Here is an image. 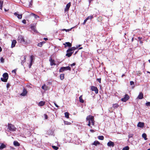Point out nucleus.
Listing matches in <instances>:
<instances>
[{"instance_id": "obj_1", "label": "nucleus", "mask_w": 150, "mask_h": 150, "mask_svg": "<svg viewBox=\"0 0 150 150\" xmlns=\"http://www.w3.org/2000/svg\"><path fill=\"white\" fill-rule=\"evenodd\" d=\"M86 121L88 122V126H90L91 124L92 125H94V121L93 116L91 115L88 116L86 118Z\"/></svg>"}, {"instance_id": "obj_2", "label": "nucleus", "mask_w": 150, "mask_h": 150, "mask_svg": "<svg viewBox=\"0 0 150 150\" xmlns=\"http://www.w3.org/2000/svg\"><path fill=\"white\" fill-rule=\"evenodd\" d=\"M8 128L10 131L12 132L15 131L16 129L14 125L10 123L8 124Z\"/></svg>"}, {"instance_id": "obj_3", "label": "nucleus", "mask_w": 150, "mask_h": 150, "mask_svg": "<svg viewBox=\"0 0 150 150\" xmlns=\"http://www.w3.org/2000/svg\"><path fill=\"white\" fill-rule=\"evenodd\" d=\"M75 49V48L74 47L68 50L67 51V53L66 55L68 57L71 56L72 53L74 52V50Z\"/></svg>"}, {"instance_id": "obj_4", "label": "nucleus", "mask_w": 150, "mask_h": 150, "mask_svg": "<svg viewBox=\"0 0 150 150\" xmlns=\"http://www.w3.org/2000/svg\"><path fill=\"white\" fill-rule=\"evenodd\" d=\"M3 78H1V80L2 81L6 82L7 81L8 78V75L7 73H4L3 75Z\"/></svg>"}, {"instance_id": "obj_5", "label": "nucleus", "mask_w": 150, "mask_h": 150, "mask_svg": "<svg viewBox=\"0 0 150 150\" xmlns=\"http://www.w3.org/2000/svg\"><path fill=\"white\" fill-rule=\"evenodd\" d=\"M18 41L21 43H23L25 42L24 37L22 35H20L18 37Z\"/></svg>"}, {"instance_id": "obj_6", "label": "nucleus", "mask_w": 150, "mask_h": 150, "mask_svg": "<svg viewBox=\"0 0 150 150\" xmlns=\"http://www.w3.org/2000/svg\"><path fill=\"white\" fill-rule=\"evenodd\" d=\"M75 65V63H73V64H71L70 67L68 66L67 67H65V69L66 70H70L71 69L73 70H74V68H73V67H74Z\"/></svg>"}, {"instance_id": "obj_7", "label": "nucleus", "mask_w": 150, "mask_h": 150, "mask_svg": "<svg viewBox=\"0 0 150 150\" xmlns=\"http://www.w3.org/2000/svg\"><path fill=\"white\" fill-rule=\"evenodd\" d=\"M91 89L92 91H94L95 93L97 94L98 93V90L97 87L94 86H91Z\"/></svg>"}, {"instance_id": "obj_8", "label": "nucleus", "mask_w": 150, "mask_h": 150, "mask_svg": "<svg viewBox=\"0 0 150 150\" xmlns=\"http://www.w3.org/2000/svg\"><path fill=\"white\" fill-rule=\"evenodd\" d=\"M129 98V96L127 94L125 95L124 97L121 99V100L124 102H126Z\"/></svg>"}, {"instance_id": "obj_9", "label": "nucleus", "mask_w": 150, "mask_h": 150, "mask_svg": "<svg viewBox=\"0 0 150 150\" xmlns=\"http://www.w3.org/2000/svg\"><path fill=\"white\" fill-rule=\"evenodd\" d=\"M107 145L109 146H112L113 147L115 145V144L114 142L111 141H110L108 143Z\"/></svg>"}, {"instance_id": "obj_10", "label": "nucleus", "mask_w": 150, "mask_h": 150, "mask_svg": "<svg viewBox=\"0 0 150 150\" xmlns=\"http://www.w3.org/2000/svg\"><path fill=\"white\" fill-rule=\"evenodd\" d=\"M70 5L71 3L70 2L67 4L65 9L64 11L65 12L68 11L69 8L70 7Z\"/></svg>"}, {"instance_id": "obj_11", "label": "nucleus", "mask_w": 150, "mask_h": 150, "mask_svg": "<svg viewBox=\"0 0 150 150\" xmlns=\"http://www.w3.org/2000/svg\"><path fill=\"white\" fill-rule=\"evenodd\" d=\"M64 45L65 47H71V44L69 42H66L63 44Z\"/></svg>"}, {"instance_id": "obj_12", "label": "nucleus", "mask_w": 150, "mask_h": 150, "mask_svg": "<svg viewBox=\"0 0 150 150\" xmlns=\"http://www.w3.org/2000/svg\"><path fill=\"white\" fill-rule=\"evenodd\" d=\"M144 126V123L141 122H138L137 124V126L141 128L143 127Z\"/></svg>"}, {"instance_id": "obj_13", "label": "nucleus", "mask_w": 150, "mask_h": 150, "mask_svg": "<svg viewBox=\"0 0 150 150\" xmlns=\"http://www.w3.org/2000/svg\"><path fill=\"white\" fill-rule=\"evenodd\" d=\"M34 57V56L33 55H31L30 57V64L29 65V68H30L32 65V63L33 62Z\"/></svg>"}, {"instance_id": "obj_14", "label": "nucleus", "mask_w": 150, "mask_h": 150, "mask_svg": "<svg viewBox=\"0 0 150 150\" xmlns=\"http://www.w3.org/2000/svg\"><path fill=\"white\" fill-rule=\"evenodd\" d=\"M27 92L25 89H24L23 92L21 94V95L23 96H25L27 93Z\"/></svg>"}, {"instance_id": "obj_15", "label": "nucleus", "mask_w": 150, "mask_h": 150, "mask_svg": "<svg viewBox=\"0 0 150 150\" xmlns=\"http://www.w3.org/2000/svg\"><path fill=\"white\" fill-rule=\"evenodd\" d=\"M49 60L50 62V64L51 66L56 65V64L54 63V59H52V58H51Z\"/></svg>"}, {"instance_id": "obj_16", "label": "nucleus", "mask_w": 150, "mask_h": 150, "mask_svg": "<svg viewBox=\"0 0 150 150\" xmlns=\"http://www.w3.org/2000/svg\"><path fill=\"white\" fill-rule=\"evenodd\" d=\"M143 94L142 93H140L137 98L139 99H141L143 98Z\"/></svg>"}, {"instance_id": "obj_17", "label": "nucleus", "mask_w": 150, "mask_h": 150, "mask_svg": "<svg viewBox=\"0 0 150 150\" xmlns=\"http://www.w3.org/2000/svg\"><path fill=\"white\" fill-rule=\"evenodd\" d=\"M14 15L15 16H17L18 19H21L22 18V14L20 15V14H18L17 13H16V12L15 13H14Z\"/></svg>"}, {"instance_id": "obj_18", "label": "nucleus", "mask_w": 150, "mask_h": 150, "mask_svg": "<svg viewBox=\"0 0 150 150\" xmlns=\"http://www.w3.org/2000/svg\"><path fill=\"white\" fill-rule=\"evenodd\" d=\"M31 28L32 29V30L34 32H36L37 30H36V27L35 26L33 25V24H32L31 25Z\"/></svg>"}, {"instance_id": "obj_19", "label": "nucleus", "mask_w": 150, "mask_h": 150, "mask_svg": "<svg viewBox=\"0 0 150 150\" xmlns=\"http://www.w3.org/2000/svg\"><path fill=\"white\" fill-rule=\"evenodd\" d=\"M16 43V40H13L12 41V42L11 47L12 48H13V47H14L15 46Z\"/></svg>"}, {"instance_id": "obj_20", "label": "nucleus", "mask_w": 150, "mask_h": 150, "mask_svg": "<svg viewBox=\"0 0 150 150\" xmlns=\"http://www.w3.org/2000/svg\"><path fill=\"white\" fill-rule=\"evenodd\" d=\"M45 104V102L43 101H41L39 103L38 105L39 106H42L44 105Z\"/></svg>"}, {"instance_id": "obj_21", "label": "nucleus", "mask_w": 150, "mask_h": 150, "mask_svg": "<svg viewBox=\"0 0 150 150\" xmlns=\"http://www.w3.org/2000/svg\"><path fill=\"white\" fill-rule=\"evenodd\" d=\"M100 144V143L98 141H96L94 142L92 145H95L96 146H97L98 145H99Z\"/></svg>"}, {"instance_id": "obj_22", "label": "nucleus", "mask_w": 150, "mask_h": 150, "mask_svg": "<svg viewBox=\"0 0 150 150\" xmlns=\"http://www.w3.org/2000/svg\"><path fill=\"white\" fill-rule=\"evenodd\" d=\"M6 147V146L3 143L1 144L0 146V150H1Z\"/></svg>"}, {"instance_id": "obj_23", "label": "nucleus", "mask_w": 150, "mask_h": 150, "mask_svg": "<svg viewBox=\"0 0 150 150\" xmlns=\"http://www.w3.org/2000/svg\"><path fill=\"white\" fill-rule=\"evenodd\" d=\"M42 88L43 90H44L45 91L47 90L48 87L46 86L45 85V84L42 86Z\"/></svg>"}, {"instance_id": "obj_24", "label": "nucleus", "mask_w": 150, "mask_h": 150, "mask_svg": "<svg viewBox=\"0 0 150 150\" xmlns=\"http://www.w3.org/2000/svg\"><path fill=\"white\" fill-rule=\"evenodd\" d=\"M13 144L14 146H19L20 145L19 143L17 141H16L14 142Z\"/></svg>"}, {"instance_id": "obj_25", "label": "nucleus", "mask_w": 150, "mask_h": 150, "mask_svg": "<svg viewBox=\"0 0 150 150\" xmlns=\"http://www.w3.org/2000/svg\"><path fill=\"white\" fill-rule=\"evenodd\" d=\"M147 135L145 133H143L142 134V137L145 140H146L147 139L146 138Z\"/></svg>"}, {"instance_id": "obj_26", "label": "nucleus", "mask_w": 150, "mask_h": 150, "mask_svg": "<svg viewBox=\"0 0 150 150\" xmlns=\"http://www.w3.org/2000/svg\"><path fill=\"white\" fill-rule=\"evenodd\" d=\"M79 101L81 103H83L84 102V100L82 99V96H81L79 98Z\"/></svg>"}, {"instance_id": "obj_27", "label": "nucleus", "mask_w": 150, "mask_h": 150, "mask_svg": "<svg viewBox=\"0 0 150 150\" xmlns=\"http://www.w3.org/2000/svg\"><path fill=\"white\" fill-rule=\"evenodd\" d=\"M65 68V67H61L59 70V71L60 72H62L66 70Z\"/></svg>"}, {"instance_id": "obj_28", "label": "nucleus", "mask_w": 150, "mask_h": 150, "mask_svg": "<svg viewBox=\"0 0 150 150\" xmlns=\"http://www.w3.org/2000/svg\"><path fill=\"white\" fill-rule=\"evenodd\" d=\"M23 58H24V60H22V62H21V64H22L23 65V63L25 62L26 61V56H23Z\"/></svg>"}, {"instance_id": "obj_29", "label": "nucleus", "mask_w": 150, "mask_h": 150, "mask_svg": "<svg viewBox=\"0 0 150 150\" xmlns=\"http://www.w3.org/2000/svg\"><path fill=\"white\" fill-rule=\"evenodd\" d=\"M98 139L100 140H103L104 139V137L103 136H99L98 137Z\"/></svg>"}, {"instance_id": "obj_30", "label": "nucleus", "mask_w": 150, "mask_h": 150, "mask_svg": "<svg viewBox=\"0 0 150 150\" xmlns=\"http://www.w3.org/2000/svg\"><path fill=\"white\" fill-rule=\"evenodd\" d=\"M80 46H81L80 45H77L76 46V50L77 49H78V50H80V49H82L83 48L82 47H80L79 48V47H80Z\"/></svg>"}, {"instance_id": "obj_31", "label": "nucleus", "mask_w": 150, "mask_h": 150, "mask_svg": "<svg viewBox=\"0 0 150 150\" xmlns=\"http://www.w3.org/2000/svg\"><path fill=\"white\" fill-rule=\"evenodd\" d=\"M129 148L128 146H127L123 148L122 150H129Z\"/></svg>"}, {"instance_id": "obj_32", "label": "nucleus", "mask_w": 150, "mask_h": 150, "mask_svg": "<svg viewBox=\"0 0 150 150\" xmlns=\"http://www.w3.org/2000/svg\"><path fill=\"white\" fill-rule=\"evenodd\" d=\"M60 78L61 80H62L64 79V74H61L60 75Z\"/></svg>"}, {"instance_id": "obj_33", "label": "nucleus", "mask_w": 150, "mask_h": 150, "mask_svg": "<svg viewBox=\"0 0 150 150\" xmlns=\"http://www.w3.org/2000/svg\"><path fill=\"white\" fill-rule=\"evenodd\" d=\"M93 18V16L91 15V16H88V17H87L86 18V19H87V20H88L89 19H91L92 18Z\"/></svg>"}, {"instance_id": "obj_34", "label": "nucleus", "mask_w": 150, "mask_h": 150, "mask_svg": "<svg viewBox=\"0 0 150 150\" xmlns=\"http://www.w3.org/2000/svg\"><path fill=\"white\" fill-rule=\"evenodd\" d=\"M52 147V148L55 150H57L59 149V148L57 146H53Z\"/></svg>"}, {"instance_id": "obj_35", "label": "nucleus", "mask_w": 150, "mask_h": 150, "mask_svg": "<svg viewBox=\"0 0 150 150\" xmlns=\"http://www.w3.org/2000/svg\"><path fill=\"white\" fill-rule=\"evenodd\" d=\"M118 106V105L117 104H115L113 105L112 107L114 108H117Z\"/></svg>"}, {"instance_id": "obj_36", "label": "nucleus", "mask_w": 150, "mask_h": 150, "mask_svg": "<svg viewBox=\"0 0 150 150\" xmlns=\"http://www.w3.org/2000/svg\"><path fill=\"white\" fill-rule=\"evenodd\" d=\"M69 113H64L65 116L67 118H69Z\"/></svg>"}, {"instance_id": "obj_37", "label": "nucleus", "mask_w": 150, "mask_h": 150, "mask_svg": "<svg viewBox=\"0 0 150 150\" xmlns=\"http://www.w3.org/2000/svg\"><path fill=\"white\" fill-rule=\"evenodd\" d=\"M42 42H40L38 43V46L40 47H41L42 46Z\"/></svg>"}, {"instance_id": "obj_38", "label": "nucleus", "mask_w": 150, "mask_h": 150, "mask_svg": "<svg viewBox=\"0 0 150 150\" xmlns=\"http://www.w3.org/2000/svg\"><path fill=\"white\" fill-rule=\"evenodd\" d=\"M64 124L65 125H69L70 123V122L65 121H64Z\"/></svg>"}, {"instance_id": "obj_39", "label": "nucleus", "mask_w": 150, "mask_h": 150, "mask_svg": "<svg viewBox=\"0 0 150 150\" xmlns=\"http://www.w3.org/2000/svg\"><path fill=\"white\" fill-rule=\"evenodd\" d=\"M146 105L147 106H150V102H148L146 103Z\"/></svg>"}, {"instance_id": "obj_40", "label": "nucleus", "mask_w": 150, "mask_h": 150, "mask_svg": "<svg viewBox=\"0 0 150 150\" xmlns=\"http://www.w3.org/2000/svg\"><path fill=\"white\" fill-rule=\"evenodd\" d=\"M71 30V29H69L68 30L66 29H62V31H65L66 32H67L68 31H69L70 30Z\"/></svg>"}, {"instance_id": "obj_41", "label": "nucleus", "mask_w": 150, "mask_h": 150, "mask_svg": "<svg viewBox=\"0 0 150 150\" xmlns=\"http://www.w3.org/2000/svg\"><path fill=\"white\" fill-rule=\"evenodd\" d=\"M0 60H1V63H3L4 62V59L3 57H1V58Z\"/></svg>"}, {"instance_id": "obj_42", "label": "nucleus", "mask_w": 150, "mask_h": 150, "mask_svg": "<svg viewBox=\"0 0 150 150\" xmlns=\"http://www.w3.org/2000/svg\"><path fill=\"white\" fill-rule=\"evenodd\" d=\"M130 84L131 85H133L134 84V82L133 81H130Z\"/></svg>"}, {"instance_id": "obj_43", "label": "nucleus", "mask_w": 150, "mask_h": 150, "mask_svg": "<svg viewBox=\"0 0 150 150\" xmlns=\"http://www.w3.org/2000/svg\"><path fill=\"white\" fill-rule=\"evenodd\" d=\"M133 134H130L129 135L128 137L129 138L132 137Z\"/></svg>"}, {"instance_id": "obj_44", "label": "nucleus", "mask_w": 150, "mask_h": 150, "mask_svg": "<svg viewBox=\"0 0 150 150\" xmlns=\"http://www.w3.org/2000/svg\"><path fill=\"white\" fill-rule=\"evenodd\" d=\"M87 19H86L84 20V22H83V24L84 25L85 24V23H86V21H87Z\"/></svg>"}, {"instance_id": "obj_45", "label": "nucleus", "mask_w": 150, "mask_h": 150, "mask_svg": "<svg viewBox=\"0 0 150 150\" xmlns=\"http://www.w3.org/2000/svg\"><path fill=\"white\" fill-rule=\"evenodd\" d=\"M44 116H45V119H47L48 118L47 115L46 114H45Z\"/></svg>"}, {"instance_id": "obj_46", "label": "nucleus", "mask_w": 150, "mask_h": 150, "mask_svg": "<svg viewBox=\"0 0 150 150\" xmlns=\"http://www.w3.org/2000/svg\"><path fill=\"white\" fill-rule=\"evenodd\" d=\"M22 22L24 24L26 23V21L25 20H23L22 21Z\"/></svg>"}, {"instance_id": "obj_47", "label": "nucleus", "mask_w": 150, "mask_h": 150, "mask_svg": "<svg viewBox=\"0 0 150 150\" xmlns=\"http://www.w3.org/2000/svg\"><path fill=\"white\" fill-rule=\"evenodd\" d=\"M34 17L35 18H39V17L38 16L36 15L35 14L34 16Z\"/></svg>"}, {"instance_id": "obj_48", "label": "nucleus", "mask_w": 150, "mask_h": 150, "mask_svg": "<svg viewBox=\"0 0 150 150\" xmlns=\"http://www.w3.org/2000/svg\"><path fill=\"white\" fill-rule=\"evenodd\" d=\"M97 80L98 82H99V83H100L101 82V79H97Z\"/></svg>"}, {"instance_id": "obj_49", "label": "nucleus", "mask_w": 150, "mask_h": 150, "mask_svg": "<svg viewBox=\"0 0 150 150\" xmlns=\"http://www.w3.org/2000/svg\"><path fill=\"white\" fill-rule=\"evenodd\" d=\"M54 104L56 107L57 108H58L59 107V106L55 103H54Z\"/></svg>"}, {"instance_id": "obj_50", "label": "nucleus", "mask_w": 150, "mask_h": 150, "mask_svg": "<svg viewBox=\"0 0 150 150\" xmlns=\"http://www.w3.org/2000/svg\"><path fill=\"white\" fill-rule=\"evenodd\" d=\"M16 71V70H14L12 71V73H15Z\"/></svg>"}, {"instance_id": "obj_51", "label": "nucleus", "mask_w": 150, "mask_h": 150, "mask_svg": "<svg viewBox=\"0 0 150 150\" xmlns=\"http://www.w3.org/2000/svg\"><path fill=\"white\" fill-rule=\"evenodd\" d=\"M90 131L91 132H94V130L93 129H91Z\"/></svg>"}, {"instance_id": "obj_52", "label": "nucleus", "mask_w": 150, "mask_h": 150, "mask_svg": "<svg viewBox=\"0 0 150 150\" xmlns=\"http://www.w3.org/2000/svg\"><path fill=\"white\" fill-rule=\"evenodd\" d=\"M9 84H8L7 85V88H8L9 87Z\"/></svg>"}, {"instance_id": "obj_53", "label": "nucleus", "mask_w": 150, "mask_h": 150, "mask_svg": "<svg viewBox=\"0 0 150 150\" xmlns=\"http://www.w3.org/2000/svg\"><path fill=\"white\" fill-rule=\"evenodd\" d=\"M138 38V39H139V40H141V39H142V37H139Z\"/></svg>"}, {"instance_id": "obj_54", "label": "nucleus", "mask_w": 150, "mask_h": 150, "mask_svg": "<svg viewBox=\"0 0 150 150\" xmlns=\"http://www.w3.org/2000/svg\"><path fill=\"white\" fill-rule=\"evenodd\" d=\"M44 40H47L48 39L47 38H44Z\"/></svg>"}, {"instance_id": "obj_55", "label": "nucleus", "mask_w": 150, "mask_h": 150, "mask_svg": "<svg viewBox=\"0 0 150 150\" xmlns=\"http://www.w3.org/2000/svg\"><path fill=\"white\" fill-rule=\"evenodd\" d=\"M2 51V48L1 47H0V52Z\"/></svg>"}, {"instance_id": "obj_56", "label": "nucleus", "mask_w": 150, "mask_h": 150, "mask_svg": "<svg viewBox=\"0 0 150 150\" xmlns=\"http://www.w3.org/2000/svg\"><path fill=\"white\" fill-rule=\"evenodd\" d=\"M91 1H92V0H88V1H89V4H90L91 2Z\"/></svg>"}, {"instance_id": "obj_57", "label": "nucleus", "mask_w": 150, "mask_h": 150, "mask_svg": "<svg viewBox=\"0 0 150 150\" xmlns=\"http://www.w3.org/2000/svg\"><path fill=\"white\" fill-rule=\"evenodd\" d=\"M31 15L34 16L35 15V14L34 13H32L31 14Z\"/></svg>"}, {"instance_id": "obj_58", "label": "nucleus", "mask_w": 150, "mask_h": 150, "mask_svg": "<svg viewBox=\"0 0 150 150\" xmlns=\"http://www.w3.org/2000/svg\"><path fill=\"white\" fill-rule=\"evenodd\" d=\"M125 76V75L124 74H123L122 76V77H123V76Z\"/></svg>"}, {"instance_id": "obj_59", "label": "nucleus", "mask_w": 150, "mask_h": 150, "mask_svg": "<svg viewBox=\"0 0 150 150\" xmlns=\"http://www.w3.org/2000/svg\"><path fill=\"white\" fill-rule=\"evenodd\" d=\"M133 40H134V38H132V42H133Z\"/></svg>"}, {"instance_id": "obj_60", "label": "nucleus", "mask_w": 150, "mask_h": 150, "mask_svg": "<svg viewBox=\"0 0 150 150\" xmlns=\"http://www.w3.org/2000/svg\"><path fill=\"white\" fill-rule=\"evenodd\" d=\"M81 1V0H78V2L79 3Z\"/></svg>"}, {"instance_id": "obj_61", "label": "nucleus", "mask_w": 150, "mask_h": 150, "mask_svg": "<svg viewBox=\"0 0 150 150\" xmlns=\"http://www.w3.org/2000/svg\"><path fill=\"white\" fill-rule=\"evenodd\" d=\"M147 73H148L150 74V72H149V71H147Z\"/></svg>"}, {"instance_id": "obj_62", "label": "nucleus", "mask_w": 150, "mask_h": 150, "mask_svg": "<svg viewBox=\"0 0 150 150\" xmlns=\"http://www.w3.org/2000/svg\"><path fill=\"white\" fill-rule=\"evenodd\" d=\"M147 150H150V149H147Z\"/></svg>"}, {"instance_id": "obj_63", "label": "nucleus", "mask_w": 150, "mask_h": 150, "mask_svg": "<svg viewBox=\"0 0 150 150\" xmlns=\"http://www.w3.org/2000/svg\"><path fill=\"white\" fill-rule=\"evenodd\" d=\"M149 62L150 63V59L149 60Z\"/></svg>"}, {"instance_id": "obj_64", "label": "nucleus", "mask_w": 150, "mask_h": 150, "mask_svg": "<svg viewBox=\"0 0 150 150\" xmlns=\"http://www.w3.org/2000/svg\"><path fill=\"white\" fill-rule=\"evenodd\" d=\"M77 52V51H76V52H75V53H76V52Z\"/></svg>"}]
</instances>
